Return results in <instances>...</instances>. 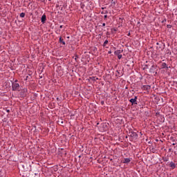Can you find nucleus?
Masks as SVG:
<instances>
[{
  "instance_id": "1",
  "label": "nucleus",
  "mask_w": 177,
  "mask_h": 177,
  "mask_svg": "<svg viewBox=\"0 0 177 177\" xmlns=\"http://www.w3.org/2000/svg\"><path fill=\"white\" fill-rule=\"evenodd\" d=\"M27 92H28L27 88H24L21 89L19 93L20 97H26V96H27Z\"/></svg>"
},
{
  "instance_id": "2",
  "label": "nucleus",
  "mask_w": 177,
  "mask_h": 177,
  "mask_svg": "<svg viewBox=\"0 0 177 177\" xmlns=\"http://www.w3.org/2000/svg\"><path fill=\"white\" fill-rule=\"evenodd\" d=\"M12 91H19V89H20V84H19V83L12 82Z\"/></svg>"
},
{
  "instance_id": "3",
  "label": "nucleus",
  "mask_w": 177,
  "mask_h": 177,
  "mask_svg": "<svg viewBox=\"0 0 177 177\" xmlns=\"http://www.w3.org/2000/svg\"><path fill=\"white\" fill-rule=\"evenodd\" d=\"M156 68H157V66L152 64L149 69V73H151V74H154V73L155 74H157V72H156Z\"/></svg>"
},
{
  "instance_id": "4",
  "label": "nucleus",
  "mask_w": 177,
  "mask_h": 177,
  "mask_svg": "<svg viewBox=\"0 0 177 177\" xmlns=\"http://www.w3.org/2000/svg\"><path fill=\"white\" fill-rule=\"evenodd\" d=\"M138 96H135L134 98H131L129 100L130 103H131V106L134 104H138Z\"/></svg>"
},
{
  "instance_id": "5",
  "label": "nucleus",
  "mask_w": 177,
  "mask_h": 177,
  "mask_svg": "<svg viewBox=\"0 0 177 177\" xmlns=\"http://www.w3.org/2000/svg\"><path fill=\"white\" fill-rule=\"evenodd\" d=\"M142 91H150L151 89V86L150 85H144L142 87Z\"/></svg>"
},
{
  "instance_id": "6",
  "label": "nucleus",
  "mask_w": 177,
  "mask_h": 177,
  "mask_svg": "<svg viewBox=\"0 0 177 177\" xmlns=\"http://www.w3.org/2000/svg\"><path fill=\"white\" fill-rule=\"evenodd\" d=\"M151 64H153V63L149 62L148 64L144 65L142 70H147V68H149V67H150V66H151Z\"/></svg>"
},
{
  "instance_id": "7",
  "label": "nucleus",
  "mask_w": 177,
  "mask_h": 177,
  "mask_svg": "<svg viewBox=\"0 0 177 177\" xmlns=\"http://www.w3.org/2000/svg\"><path fill=\"white\" fill-rule=\"evenodd\" d=\"M46 21V15L44 14L41 17V23H45Z\"/></svg>"
},
{
  "instance_id": "8",
  "label": "nucleus",
  "mask_w": 177,
  "mask_h": 177,
  "mask_svg": "<svg viewBox=\"0 0 177 177\" xmlns=\"http://www.w3.org/2000/svg\"><path fill=\"white\" fill-rule=\"evenodd\" d=\"M131 162V158H124L123 164H129Z\"/></svg>"
},
{
  "instance_id": "9",
  "label": "nucleus",
  "mask_w": 177,
  "mask_h": 177,
  "mask_svg": "<svg viewBox=\"0 0 177 177\" xmlns=\"http://www.w3.org/2000/svg\"><path fill=\"white\" fill-rule=\"evenodd\" d=\"M169 165L170 167L172 168V169H175V168H176V165L174 163V162H171Z\"/></svg>"
},
{
  "instance_id": "10",
  "label": "nucleus",
  "mask_w": 177,
  "mask_h": 177,
  "mask_svg": "<svg viewBox=\"0 0 177 177\" xmlns=\"http://www.w3.org/2000/svg\"><path fill=\"white\" fill-rule=\"evenodd\" d=\"M131 138H134L135 139H136V138H138V133L133 131L131 133Z\"/></svg>"
},
{
  "instance_id": "11",
  "label": "nucleus",
  "mask_w": 177,
  "mask_h": 177,
  "mask_svg": "<svg viewBox=\"0 0 177 177\" xmlns=\"http://www.w3.org/2000/svg\"><path fill=\"white\" fill-rule=\"evenodd\" d=\"M123 50H117L115 51L114 54L118 56V55H120V53H122Z\"/></svg>"
},
{
  "instance_id": "12",
  "label": "nucleus",
  "mask_w": 177,
  "mask_h": 177,
  "mask_svg": "<svg viewBox=\"0 0 177 177\" xmlns=\"http://www.w3.org/2000/svg\"><path fill=\"white\" fill-rule=\"evenodd\" d=\"M59 44H62V45H66V42L62 38V37H59Z\"/></svg>"
},
{
  "instance_id": "13",
  "label": "nucleus",
  "mask_w": 177,
  "mask_h": 177,
  "mask_svg": "<svg viewBox=\"0 0 177 177\" xmlns=\"http://www.w3.org/2000/svg\"><path fill=\"white\" fill-rule=\"evenodd\" d=\"M162 68H168V66H167V64L165 62L162 64Z\"/></svg>"
},
{
  "instance_id": "14",
  "label": "nucleus",
  "mask_w": 177,
  "mask_h": 177,
  "mask_svg": "<svg viewBox=\"0 0 177 177\" xmlns=\"http://www.w3.org/2000/svg\"><path fill=\"white\" fill-rule=\"evenodd\" d=\"M91 80H92V81H97V80H99V78L96 77H91Z\"/></svg>"
},
{
  "instance_id": "15",
  "label": "nucleus",
  "mask_w": 177,
  "mask_h": 177,
  "mask_svg": "<svg viewBox=\"0 0 177 177\" xmlns=\"http://www.w3.org/2000/svg\"><path fill=\"white\" fill-rule=\"evenodd\" d=\"M26 17V13H24V12H21V14H20V17Z\"/></svg>"
},
{
  "instance_id": "16",
  "label": "nucleus",
  "mask_w": 177,
  "mask_h": 177,
  "mask_svg": "<svg viewBox=\"0 0 177 177\" xmlns=\"http://www.w3.org/2000/svg\"><path fill=\"white\" fill-rule=\"evenodd\" d=\"M109 44V40H105L103 44V46H106V45Z\"/></svg>"
},
{
  "instance_id": "17",
  "label": "nucleus",
  "mask_w": 177,
  "mask_h": 177,
  "mask_svg": "<svg viewBox=\"0 0 177 177\" xmlns=\"http://www.w3.org/2000/svg\"><path fill=\"white\" fill-rule=\"evenodd\" d=\"M122 57V55H118V59H119V60Z\"/></svg>"
},
{
  "instance_id": "18",
  "label": "nucleus",
  "mask_w": 177,
  "mask_h": 177,
  "mask_svg": "<svg viewBox=\"0 0 177 177\" xmlns=\"http://www.w3.org/2000/svg\"><path fill=\"white\" fill-rule=\"evenodd\" d=\"M156 117L160 116V112H156Z\"/></svg>"
},
{
  "instance_id": "19",
  "label": "nucleus",
  "mask_w": 177,
  "mask_h": 177,
  "mask_svg": "<svg viewBox=\"0 0 177 177\" xmlns=\"http://www.w3.org/2000/svg\"><path fill=\"white\" fill-rule=\"evenodd\" d=\"M171 27H172L171 25H167V28H171Z\"/></svg>"
},
{
  "instance_id": "20",
  "label": "nucleus",
  "mask_w": 177,
  "mask_h": 177,
  "mask_svg": "<svg viewBox=\"0 0 177 177\" xmlns=\"http://www.w3.org/2000/svg\"><path fill=\"white\" fill-rule=\"evenodd\" d=\"M78 59V55H75V60L77 61V59Z\"/></svg>"
},
{
  "instance_id": "21",
  "label": "nucleus",
  "mask_w": 177,
  "mask_h": 177,
  "mask_svg": "<svg viewBox=\"0 0 177 177\" xmlns=\"http://www.w3.org/2000/svg\"><path fill=\"white\" fill-rule=\"evenodd\" d=\"M106 18H107V15H104V20H106Z\"/></svg>"
},
{
  "instance_id": "22",
  "label": "nucleus",
  "mask_w": 177,
  "mask_h": 177,
  "mask_svg": "<svg viewBox=\"0 0 177 177\" xmlns=\"http://www.w3.org/2000/svg\"><path fill=\"white\" fill-rule=\"evenodd\" d=\"M106 26V24L103 23L102 24V27H105Z\"/></svg>"
},
{
  "instance_id": "23",
  "label": "nucleus",
  "mask_w": 177,
  "mask_h": 177,
  "mask_svg": "<svg viewBox=\"0 0 177 177\" xmlns=\"http://www.w3.org/2000/svg\"><path fill=\"white\" fill-rule=\"evenodd\" d=\"M101 104H102V105L104 104V101H102Z\"/></svg>"
},
{
  "instance_id": "24",
  "label": "nucleus",
  "mask_w": 177,
  "mask_h": 177,
  "mask_svg": "<svg viewBox=\"0 0 177 177\" xmlns=\"http://www.w3.org/2000/svg\"><path fill=\"white\" fill-rule=\"evenodd\" d=\"M59 28H63V26L61 25V26H59Z\"/></svg>"
},
{
  "instance_id": "25",
  "label": "nucleus",
  "mask_w": 177,
  "mask_h": 177,
  "mask_svg": "<svg viewBox=\"0 0 177 177\" xmlns=\"http://www.w3.org/2000/svg\"><path fill=\"white\" fill-rule=\"evenodd\" d=\"M108 53H109V55H111V51H109Z\"/></svg>"
},
{
  "instance_id": "26",
  "label": "nucleus",
  "mask_w": 177,
  "mask_h": 177,
  "mask_svg": "<svg viewBox=\"0 0 177 177\" xmlns=\"http://www.w3.org/2000/svg\"><path fill=\"white\" fill-rule=\"evenodd\" d=\"M17 80H16L14 82L15 83V84H17Z\"/></svg>"
},
{
  "instance_id": "27",
  "label": "nucleus",
  "mask_w": 177,
  "mask_h": 177,
  "mask_svg": "<svg viewBox=\"0 0 177 177\" xmlns=\"http://www.w3.org/2000/svg\"><path fill=\"white\" fill-rule=\"evenodd\" d=\"M10 111L9 109L7 110V113H10Z\"/></svg>"
},
{
  "instance_id": "28",
  "label": "nucleus",
  "mask_w": 177,
  "mask_h": 177,
  "mask_svg": "<svg viewBox=\"0 0 177 177\" xmlns=\"http://www.w3.org/2000/svg\"><path fill=\"white\" fill-rule=\"evenodd\" d=\"M128 35V37H129V35H131V33H128V35Z\"/></svg>"
},
{
  "instance_id": "29",
  "label": "nucleus",
  "mask_w": 177,
  "mask_h": 177,
  "mask_svg": "<svg viewBox=\"0 0 177 177\" xmlns=\"http://www.w3.org/2000/svg\"><path fill=\"white\" fill-rule=\"evenodd\" d=\"M172 145H173V146H175V143H173Z\"/></svg>"
},
{
  "instance_id": "30",
  "label": "nucleus",
  "mask_w": 177,
  "mask_h": 177,
  "mask_svg": "<svg viewBox=\"0 0 177 177\" xmlns=\"http://www.w3.org/2000/svg\"><path fill=\"white\" fill-rule=\"evenodd\" d=\"M57 100H59V97H57Z\"/></svg>"
},
{
  "instance_id": "31",
  "label": "nucleus",
  "mask_w": 177,
  "mask_h": 177,
  "mask_svg": "<svg viewBox=\"0 0 177 177\" xmlns=\"http://www.w3.org/2000/svg\"><path fill=\"white\" fill-rule=\"evenodd\" d=\"M106 13H108V12H107V11H106V12H105V14H106Z\"/></svg>"
},
{
  "instance_id": "32",
  "label": "nucleus",
  "mask_w": 177,
  "mask_h": 177,
  "mask_svg": "<svg viewBox=\"0 0 177 177\" xmlns=\"http://www.w3.org/2000/svg\"><path fill=\"white\" fill-rule=\"evenodd\" d=\"M114 31H117V30H116V29H114Z\"/></svg>"
},
{
  "instance_id": "33",
  "label": "nucleus",
  "mask_w": 177,
  "mask_h": 177,
  "mask_svg": "<svg viewBox=\"0 0 177 177\" xmlns=\"http://www.w3.org/2000/svg\"><path fill=\"white\" fill-rule=\"evenodd\" d=\"M61 124H63V122H61Z\"/></svg>"
},
{
  "instance_id": "34",
  "label": "nucleus",
  "mask_w": 177,
  "mask_h": 177,
  "mask_svg": "<svg viewBox=\"0 0 177 177\" xmlns=\"http://www.w3.org/2000/svg\"><path fill=\"white\" fill-rule=\"evenodd\" d=\"M48 1H51V0H48Z\"/></svg>"
}]
</instances>
